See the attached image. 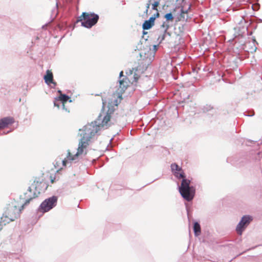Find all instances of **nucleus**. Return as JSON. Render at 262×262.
Masks as SVG:
<instances>
[{"label":"nucleus","mask_w":262,"mask_h":262,"mask_svg":"<svg viewBox=\"0 0 262 262\" xmlns=\"http://www.w3.org/2000/svg\"><path fill=\"white\" fill-rule=\"evenodd\" d=\"M111 113L107 112L103 119L102 115L100 114L97 121L86 125L82 130L79 129V134L81 138L79 141L77 151L74 155H72L70 151H68L67 158L62 161L63 166H66L69 161L76 162L79 156L82 155H85L87 154V147L90 144L91 138L99 130L100 125H101L102 126L107 125L111 119Z\"/></svg>","instance_id":"obj_1"},{"label":"nucleus","mask_w":262,"mask_h":262,"mask_svg":"<svg viewBox=\"0 0 262 262\" xmlns=\"http://www.w3.org/2000/svg\"><path fill=\"white\" fill-rule=\"evenodd\" d=\"M174 176L179 179L183 178L181 186L179 187V192L182 196L187 201H191L195 194V188L190 186V181L185 179L183 172L181 171H175Z\"/></svg>","instance_id":"obj_2"},{"label":"nucleus","mask_w":262,"mask_h":262,"mask_svg":"<svg viewBox=\"0 0 262 262\" xmlns=\"http://www.w3.org/2000/svg\"><path fill=\"white\" fill-rule=\"evenodd\" d=\"M99 19L98 15L94 13L83 12L78 18L77 21H81V25L86 28H91Z\"/></svg>","instance_id":"obj_3"},{"label":"nucleus","mask_w":262,"mask_h":262,"mask_svg":"<svg viewBox=\"0 0 262 262\" xmlns=\"http://www.w3.org/2000/svg\"><path fill=\"white\" fill-rule=\"evenodd\" d=\"M18 216L19 212L15 206L8 208L1 218V221L0 222V231L2 229V224L5 225L7 223L14 221Z\"/></svg>","instance_id":"obj_4"},{"label":"nucleus","mask_w":262,"mask_h":262,"mask_svg":"<svg viewBox=\"0 0 262 262\" xmlns=\"http://www.w3.org/2000/svg\"><path fill=\"white\" fill-rule=\"evenodd\" d=\"M57 198L55 196H53L47 199H46L40 205L38 208V211L45 213L49 211L56 206Z\"/></svg>","instance_id":"obj_5"},{"label":"nucleus","mask_w":262,"mask_h":262,"mask_svg":"<svg viewBox=\"0 0 262 262\" xmlns=\"http://www.w3.org/2000/svg\"><path fill=\"white\" fill-rule=\"evenodd\" d=\"M252 220V217L250 215H244L236 226V231L237 233L241 235L243 231L249 225Z\"/></svg>","instance_id":"obj_6"},{"label":"nucleus","mask_w":262,"mask_h":262,"mask_svg":"<svg viewBox=\"0 0 262 262\" xmlns=\"http://www.w3.org/2000/svg\"><path fill=\"white\" fill-rule=\"evenodd\" d=\"M44 79L45 82L50 85L52 83L54 86L56 85V82L53 81V76L52 72L49 70H48L46 72V74L44 76Z\"/></svg>","instance_id":"obj_7"},{"label":"nucleus","mask_w":262,"mask_h":262,"mask_svg":"<svg viewBox=\"0 0 262 262\" xmlns=\"http://www.w3.org/2000/svg\"><path fill=\"white\" fill-rule=\"evenodd\" d=\"M14 122V119L12 117H5L0 120V129L6 127L9 124Z\"/></svg>","instance_id":"obj_8"},{"label":"nucleus","mask_w":262,"mask_h":262,"mask_svg":"<svg viewBox=\"0 0 262 262\" xmlns=\"http://www.w3.org/2000/svg\"><path fill=\"white\" fill-rule=\"evenodd\" d=\"M156 17H150L147 20H145L142 25L143 30H148L152 27L154 24Z\"/></svg>","instance_id":"obj_9"},{"label":"nucleus","mask_w":262,"mask_h":262,"mask_svg":"<svg viewBox=\"0 0 262 262\" xmlns=\"http://www.w3.org/2000/svg\"><path fill=\"white\" fill-rule=\"evenodd\" d=\"M193 230L195 236H198L201 233V227L198 222H195L193 225Z\"/></svg>","instance_id":"obj_10"},{"label":"nucleus","mask_w":262,"mask_h":262,"mask_svg":"<svg viewBox=\"0 0 262 262\" xmlns=\"http://www.w3.org/2000/svg\"><path fill=\"white\" fill-rule=\"evenodd\" d=\"M120 88L124 91L127 88V82L124 79L119 80Z\"/></svg>","instance_id":"obj_11"},{"label":"nucleus","mask_w":262,"mask_h":262,"mask_svg":"<svg viewBox=\"0 0 262 262\" xmlns=\"http://www.w3.org/2000/svg\"><path fill=\"white\" fill-rule=\"evenodd\" d=\"M59 99L60 101H61V102L62 103V106L64 108V103L66 102L68 100V99H69V97L66 95L61 94V95L59 97Z\"/></svg>","instance_id":"obj_12"},{"label":"nucleus","mask_w":262,"mask_h":262,"mask_svg":"<svg viewBox=\"0 0 262 262\" xmlns=\"http://www.w3.org/2000/svg\"><path fill=\"white\" fill-rule=\"evenodd\" d=\"M171 168L172 171H182L181 168L175 163L171 164Z\"/></svg>","instance_id":"obj_13"},{"label":"nucleus","mask_w":262,"mask_h":262,"mask_svg":"<svg viewBox=\"0 0 262 262\" xmlns=\"http://www.w3.org/2000/svg\"><path fill=\"white\" fill-rule=\"evenodd\" d=\"M213 110V107H212L210 105L206 104L203 108V112L206 113L210 111H212Z\"/></svg>","instance_id":"obj_14"},{"label":"nucleus","mask_w":262,"mask_h":262,"mask_svg":"<svg viewBox=\"0 0 262 262\" xmlns=\"http://www.w3.org/2000/svg\"><path fill=\"white\" fill-rule=\"evenodd\" d=\"M165 18L167 20H172L173 19V17L171 13L166 14L165 15Z\"/></svg>","instance_id":"obj_15"},{"label":"nucleus","mask_w":262,"mask_h":262,"mask_svg":"<svg viewBox=\"0 0 262 262\" xmlns=\"http://www.w3.org/2000/svg\"><path fill=\"white\" fill-rule=\"evenodd\" d=\"M159 5V1H155L152 4V9L154 10L158 11L157 7Z\"/></svg>","instance_id":"obj_16"},{"label":"nucleus","mask_w":262,"mask_h":262,"mask_svg":"<svg viewBox=\"0 0 262 262\" xmlns=\"http://www.w3.org/2000/svg\"><path fill=\"white\" fill-rule=\"evenodd\" d=\"M190 7L191 5H189L187 9H185L183 7L181 10V15H182L183 14L187 13L188 10L190 9Z\"/></svg>","instance_id":"obj_17"},{"label":"nucleus","mask_w":262,"mask_h":262,"mask_svg":"<svg viewBox=\"0 0 262 262\" xmlns=\"http://www.w3.org/2000/svg\"><path fill=\"white\" fill-rule=\"evenodd\" d=\"M259 7L260 5L259 4L252 5V9L254 11H257L259 8Z\"/></svg>","instance_id":"obj_18"},{"label":"nucleus","mask_w":262,"mask_h":262,"mask_svg":"<svg viewBox=\"0 0 262 262\" xmlns=\"http://www.w3.org/2000/svg\"><path fill=\"white\" fill-rule=\"evenodd\" d=\"M163 28V29H164V31L165 32H166L168 28V26L167 25H165V23H164L161 26Z\"/></svg>","instance_id":"obj_19"},{"label":"nucleus","mask_w":262,"mask_h":262,"mask_svg":"<svg viewBox=\"0 0 262 262\" xmlns=\"http://www.w3.org/2000/svg\"><path fill=\"white\" fill-rule=\"evenodd\" d=\"M150 1H149L148 3L146 4V11H145V13H147L148 12V9L149 8V7H150Z\"/></svg>","instance_id":"obj_20"},{"label":"nucleus","mask_w":262,"mask_h":262,"mask_svg":"<svg viewBox=\"0 0 262 262\" xmlns=\"http://www.w3.org/2000/svg\"><path fill=\"white\" fill-rule=\"evenodd\" d=\"M165 38V34H163L162 35L160 36L159 37V39H160V41H162L163 40H164Z\"/></svg>","instance_id":"obj_21"},{"label":"nucleus","mask_w":262,"mask_h":262,"mask_svg":"<svg viewBox=\"0 0 262 262\" xmlns=\"http://www.w3.org/2000/svg\"><path fill=\"white\" fill-rule=\"evenodd\" d=\"M32 200V198H30V199L27 200L24 204V205H27L29 203L30 200Z\"/></svg>","instance_id":"obj_22"},{"label":"nucleus","mask_w":262,"mask_h":262,"mask_svg":"<svg viewBox=\"0 0 262 262\" xmlns=\"http://www.w3.org/2000/svg\"><path fill=\"white\" fill-rule=\"evenodd\" d=\"M159 16V13L158 12H157L152 17H156V18L158 17Z\"/></svg>","instance_id":"obj_23"},{"label":"nucleus","mask_w":262,"mask_h":262,"mask_svg":"<svg viewBox=\"0 0 262 262\" xmlns=\"http://www.w3.org/2000/svg\"><path fill=\"white\" fill-rule=\"evenodd\" d=\"M57 9H58V3L56 2V11H57ZM57 14V12H55V15H56Z\"/></svg>","instance_id":"obj_24"},{"label":"nucleus","mask_w":262,"mask_h":262,"mask_svg":"<svg viewBox=\"0 0 262 262\" xmlns=\"http://www.w3.org/2000/svg\"><path fill=\"white\" fill-rule=\"evenodd\" d=\"M157 47H158V46H157V45H154V49L155 51H156V50H157Z\"/></svg>","instance_id":"obj_25"},{"label":"nucleus","mask_w":262,"mask_h":262,"mask_svg":"<svg viewBox=\"0 0 262 262\" xmlns=\"http://www.w3.org/2000/svg\"><path fill=\"white\" fill-rule=\"evenodd\" d=\"M123 71H121L120 73V74H119L120 78H121L123 76Z\"/></svg>","instance_id":"obj_26"},{"label":"nucleus","mask_w":262,"mask_h":262,"mask_svg":"<svg viewBox=\"0 0 262 262\" xmlns=\"http://www.w3.org/2000/svg\"><path fill=\"white\" fill-rule=\"evenodd\" d=\"M54 105H55V106H57L58 107H59V104H56V102H54Z\"/></svg>","instance_id":"obj_27"},{"label":"nucleus","mask_w":262,"mask_h":262,"mask_svg":"<svg viewBox=\"0 0 262 262\" xmlns=\"http://www.w3.org/2000/svg\"><path fill=\"white\" fill-rule=\"evenodd\" d=\"M129 74H132V71H131V70L129 71Z\"/></svg>","instance_id":"obj_28"},{"label":"nucleus","mask_w":262,"mask_h":262,"mask_svg":"<svg viewBox=\"0 0 262 262\" xmlns=\"http://www.w3.org/2000/svg\"><path fill=\"white\" fill-rule=\"evenodd\" d=\"M102 104H103V107L104 106V102H103H103H102Z\"/></svg>","instance_id":"obj_29"},{"label":"nucleus","mask_w":262,"mask_h":262,"mask_svg":"<svg viewBox=\"0 0 262 262\" xmlns=\"http://www.w3.org/2000/svg\"><path fill=\"white\" fill-rule=\"evenodd\" d=\"M258 155L259 156L260 155V152H258Z\"/></svg>","instance_id":"obj_30"},{"label":"nucleus","mask_w":262,"mask_h":262,"mask_svg":"<svg viewBox=\"0 0 262 262\" xmlns=\"http://www.w3.org/2000/svg\"><path fill=\"white\" fill-rule=\"evenodd\" d=\"M185 0H182L183 2H184Z\"/></svg>","instance_id":"obj_31"},{"label":"nucleus","mask_w":262,"mask_h":262,"mask_svg":"<svg viewBox=\"0 0 262 262\" xmlns=\"http://www.w3.org/2000/svg\"><path fill=\"white\" fill-rule=\"evenodd\" d=\"M151 0H149V1H150L151 2Z\"/></svg>","instance_id":"obj_32"}]
</instances>
